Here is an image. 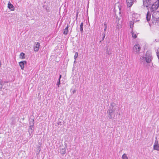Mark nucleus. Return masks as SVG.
Here are the masks:
<instances>
[{
    "label": "nucleus",
    "instance_id": "obj_4",
    "mask_svg": "<svg viewBox=\"0 0 159 159\" xmlns=\"http://www.w3.org/2000/svg\"><path fill=\"white\" fill-rule=\"evenodd\" d=\"M152 59L151 52L149 51H147L146 54L145 60L146 61L147 63H149L151 62Z\"/></svg>",
    "mask_w": 159,
    "mask_h": 159
},
{
    "label": "nucleus",
    "instance_id": "obj_22",
    "mask_svg": "<svg viewBox=\"0 0 159 159\" xmlns=\"http://www.w3.org/2000/svg\"><path fill=\"white\" fill-rule=\"evenodd\" d=\"M66 152V149L65 148H62L61 151V153L62 154H64Z\"/></svg>",
    "mask_w": 159,
    "mask_h": 159
},
{
    "label": "nucleus",
    "instance_id": "obj_16",
    "mask_svg": "<svg viewBox=\"0 0 159 159\" xmlns=\"http://www.w3.org/2000/svg\"><path fill=\"white\" fill-rule=\"evenodd\" d=\"M61 75H59V78L58 79V81L57 82V86L58 87H59L60 84V79L61 78Z\"/></svg>",
    "mask_w": 159,
    "mask_h": 159
},
{
    "label": "nucleus",
    "instance_id": "obj_20",
    "mask_svg": "<svg viewBox=\"0 0 159 159\" xmlns=\"http://www.w3.org/2000/svg\"><path fill=\"white\" fill-rule=\"evenodd\" d=\"M116 105V104L115 103L112 102L111 103L110 105V109H113V107H114Z\"/></svg>",
    "mask_w": 159,
    "mask_h": 159
},
{
    "label": "nucleus",
    "instance_id": "obj_10",
    "mask_svg": "<svg viewBox=\"0 0 159 159\" xmlns=\"http://www.w3.org/2000/svg\"><path fill=\"white\" fill-rule=\"evenodd\" d=\"M34 131V126H29V128L28 129V132L29 134V135L31 137L33 135V133Z\"/></svg>",
    "mask_w": 159,
    "mask_h": 159
},
{
    "label": "nucleus",
    "instance_id": "obj_25",
    "mask_svg": "<svg viewBox=\"0 0 159 159\" xmlns=\"http://www.w3.org/2000/svg\"><path fill=\"white\" fill-rule=\"evenodd\" d=\"M134 22H133L132 21H131L130 22V27L131 28H133V24H134Z\"/></svg>",
    "mask_w": 159,
    "mask_h": 159
},
{
    "label": "nucleus",
    "instance_id": "obj_32",
    "mask_svg": "<svg viewBox=\"0 0 159 159\" xmlns=\"http://www.w3.org/2000/svg\"><path fill=\"white\" fill-rule=\"evenodd\" d=\"M14 124H15V123H14V122H12L11 123V124H12V125H14Z\"/></svg>",
    "mask_w": 159,
    "mask_h": 159
},
{
    "label": "nucleus",
    "instance_id": "obj_8",
    "mask_svg": "<svg viewBox=\"0 0 159 159\" xmlns=\"http://www.w3.org/2000/svg\"><path fill=\"white\" fill-rule=\"evenodd\" d=\"M27 64V61H23L20 62L19 63V64L20 66L21 70H24V68L25 65Z\"/></svg>",
    "mask_w": 159,
    "mask_h": 159
},
{
    "label": "nucleus",
    "instance_id": "obj_33",
    "mask_svg": "<svg viewBox=\"0 0 159 159\" xmlns=\"http://www.w3.org/2000/svg\"><path fill=\"white\" fill-rule=\"evenodd\" d=\"M78 12H77V13H76V17H77V16H78Z\"/></svg>",
    "mask_w": 159,
    "mask_h": 159
},
{
    "label": "nucleus",
    "instance_id": "obj_21",
    "mask_svg": "<svg viewBox=\"0 0 159 159\" xmlns=\"http://www.w3.org/2000/svg\"><path fill=\"white\" fill-rule=\"evenodd\" d=\"M122 159H128V157L126 154H124L122 156Z\"/></svg>",
    "mask_w": 159,
    "mask_h": 159
},
{
    "label": "nucleus",
    "instance_id": "obj_9",
    "mask_svg": "<svg viewBox=\"0 0 159 159\" xmlns=\"http://www.w3.org/2000/svg\"><path fill=\"white\" fill-rule=\"evenodd\" d=\"M135 0H126V3L128 7H131Z\"/></svg>",
    "mask_w": 159,
    "mask_h": 159
},
{
    "label": "nucleus",
    "instance_id": "obj_31",
    "mask_svg": "<svg viewBox=\"0 0 159 159\" xmlns=\"http://www.w3.org/2000/svg\"><path fill=\"white\" fill-rule=\"evenodd\" d=\"M135 14H134V15H133V18L134 17H135Z\"/></svg>",
    "mask_w": 159,
    "mask_h": 159
},
{
    "label": "nucleus",
    "instance_id": "obj_36",
    "mask_svg": "<svg viewBox=\"0 0 159 159\" xmlns=\"http://www.w3.org/2000/svg\"><path fill=\"white\" fill-rule=\"evenodd\" d=\"M118 29H120V28H119V27H118Z\"/></svg>",
    "mask_w": 159,
    "mask_h": 159
},
{
    "label": "nucleus",
    "instance_id": "obj_24",
    "mask_svg": "<svg viewBox=\"0 0 159 159\" xmlns=\"http://www.w3.org/2000/svg\"><path fill=\"white\" fill-rule=\"evenodd\" d=\"M104 31L105 32L107 30V24H106V22L104 23Z\"/></svg>",
    "mask_w": 159,
    "mask_h": 159
},
{
    "label": "nucleus",
    "instance_id": "obj_13",
    "mask_svg": "<svg viewBox=\"0 0 159 159\" xmlns=\"http://www.w3.org/2000/svg\"><path fill=\"white\" fill-rule=\"evenodd\" d=\"M8 7L9 9H11V11H14V8L13 6L10 2H9L8 4Z\"/></svg>",
    "mask_w": 159,
    "mask_h": 159
},
{
    "label": "nucleus",
    "instance_id": "obj_12",
    "mask_svg": "<svg viewBox=\"0 0 159 159\" xmlns=\"http://www.w3.org/2000/svg\"><path fill=\"white\" fill-rule=\"evenodd\" d=\"M7 81H3L0 79V90H1L3 86L5 83H7Z\"/></svg>",
    "mask_w": 159,
    "mask_h": 159
},
{
    "label": "nucleus",
    "instance_id": "obj_18",
    "mask_svg": "<svg viewBox=\"0 0 159 159\" xmlns=\"http://www.w3.org/2000/svg\"><path fill=\"white\" fill-rule=\"evenodd\" d=\"M25 54L21 52L20 53V58L21 59H24L25 58Z\"/></svg>",
    "mask_w": 159,
    "mask_h": 159
},
{
    "label": "nucleus",
    "instance_id": "obj_11",
    "mask_svg": "<svg viewBox=\"0 0 159 159\" xmlns=\"http://www.w3.org/2000/svg\"><path fill=\"white\" fill-rule=\"evenodd\" d=\"M151 13L150 12L148 11L146 15V20L148 22L150 21L151 18Z\"/></svg>",
    "mask_w": 159,
    "mask_h": 159
},
{
    "label": "nucleus",
    "instance_id": "obj_2",
    "mask_svg": "<svg viewBox=\"0 0 159 159\" xmlns=\"http://www.w3.org/2000/svg\"><path fill=\"white\" fill-rule=\"evenodd\" d=\"M119 110L118 107L117 108L116 107L114 108L113 109H109L107 111V113H108V116L109 119H111L112 118H113L115 117V115L114 114V112L115 111V110L116 109Z\"/></svg>",
    "mask_w": 159,
    "mask_h": 159
},
{
    "label": "nucleus",
    "instance_id": "obj_23",
    "mask_svg": "<svg viewBox=\"0 0 159 159\" xmlns=\"http://www.w3.org/2000/svg\"><path fill=\"white\" fill-rule=\"evenodd\" d=\"M83 22L81 23L80 24V30L81 32H82L83 30Z\"/></svg>",
    "mask_w": 159,
    "mask_h": 159
},
{
    "label": "nucleus",
    "instance_id": "obj_6",
    "mask_svg": "<svg viewBox=\"0 0 159 159\" xmlns=\"http://www.w3.org/2000/svg\"><path fill=\"white\" fill-rule=\"evenodd\" d=\"M153 149L158 151H159V144L158 141L156 139L153 145Z\"/></svg>",
    "mask_w": 159,
    "mask_h": 159
},
{
    "label": "nucleus",
    "instance_id": "obj_3",
    "mask_svg": "<svg viewBox=\"0 0 159 159\" xmlns=\"http://www.w3.org/2000/svg\"><path fill=\"white\" fill-rule=\"evenodd\" d=\"M141 49V47L138 44H136L133 47V52L135 54H139Z\"/></svg>",
    "mask_w": 159,
    "mask_h": 159
},
{
    "label": "nucleus",
    "instance_id": "obj_7",
    "mask_svg": "<svg viewBox=\"0 0 159 159\" xmlns=\"http://www.w3.org/2000/svg\"><path fill=\"white\" fill-rule=\"evenodd\" d=\"M40 46V44L39 43H35L34 46V51L35 52H37L39 50Z\"/></svg>",
    "mask_w": 159,
    "mask_h": 159
},
{
    "label": "nucleus",
    "instance_id": "obj_14",
    "mask_svg": "<svg viewBox=\"0 0 159 159\" xmlns=\"http://www.w3.org/2000/svg\"><path fill=\"white\" fill-rule=\"evenodd\" d=\"M30 126H34V119H31L29 120Z\"/></svg>",
    "mask_w": 159,
    "mask_h": 159
},
{
    "label": "nucleus",
    "instance_id": "obj_15",
    "mask_svg": "<svg viewBox=\"0 0 159 159\" xmlns=\"http://www.w3.org/2000/svg\"><path fill=\"white\" fill-rule=\"evenodd\" d=\"M68 32V26L67 25L66 27L64 30L63 34L65 35H66Z\"/></svg>",
    "mask_w": 159,
    "mask_h": 159
},
{
    "label": "nucleus",
    "instance_id": "obj_30",
    "mask_svg": "<svg viewBox=\"0 0 159 159\" xmlns=\"http://www.w3.org/2000/svg\"><path fill=\"white\" fill-rule=\"evenodd\" d=\"M76 90H74L72 91V93H74L76 92Z\"/></svg>",
    "mask_w": 159,
    "mask_h": 159
},
{
    "label": "nucleus",
    "instance_id": "obj_27",
    "mask_svg": "<svg viewBox=\"0 0 159 159\" xmlns=\"http://www.w3.org/2000/svg\"><path fill=\"white\" fill-rule=\"evenodd\" d=\"M157 56L159 59V48L158 49L157 52Z\"/></svg>",
    "mask_w": 159,
    "mask_h": 159
},
{
    "label": "nucleus",
    "instance_id": "obj_34",
    "mask_svg": "<svg viewBox=\"0 0 159 159\" xmlns=\"http://www.w3.org/2000/svg\"><path fill=\"white\" fill-rule=\"evenodd\" d=\"M148 1L149 3H150V2L152 0H148Z\"/></svg>",
    "mask_w": 159,
    "mask_h": 159
},
{
    "label": "nucleus",
    "instance_id": "obj_35",
    "mask_svg": "<svg viewBox=\"0 0 159 159\" xmlns=\"http://www.w3.org/2000/svg\"><path fill=\"white\" fill-rule=\"evenodd\" d=\"M136 15L138 17L139 16V15H138V14H136Z\"/></svg>",
    "mask_w": 159,
    "mask_h": 159
},
{
    "label": "nucleus",
    "instance_id": "obj_26",
    "mask_svg": "<svg viewBox=\"0 0 159 159\" xmlns=\"http://www.w3.org/2000/svg\"><path fill=\"white\" fill-rule=\"evenodd\" d=\"M78 52H76L75 55L74 57V58L75 59L78 57Z\"/></svg>",
    "mask_w": 159,
    "mask_h": 159
},
{
    "label": "nucleus",
    "instance_id": "obj_28",
    "mask_svg": "<svg viewBox=\"0 0 159 159\" xmlns=\"http://www.w3.org/2000/svg\"><path fill=\"white\" fill-rule=\"evenodd\" d=\"M107 53L108 55H110L111 54V51L109 50H108V49H107Z\"/></svg>",
    "mask_w": 159,
    "mask_h": 159
},
{
    "label": "nucleus",
    "instance_id": "obj_29",
    "mask_svg": "<svg viewBox=\"0 0 159 159\" xmlns=\"http://www.w3.org/2000/svg\"><path fill=\"white\" fill-rule=\"evenodd\" d=\"M102 35L103 36V37H102V41L104 40V39L105 37V34L103 33V34H102Z\"/></svg>",
    "mask_w": 159,
    "mask_h": 159
},
{
    "label": "nucleus",
    "instance_id": "obj_1",
    "mask_svg": "<svg viewBox=\"0 0 159 159\" xmlns=\"http://www.w3.org/2000/svg\"><path fill=\"white\" fill-rule=\"evenodd\" d=\"M151 20L153 24H156L159 22V11H155L153 12Z\"/></svg>",
    "mask_w": 159,
    "mask_h": 159
},
{
    "label": "nucleus",
    "instance_id": "obj_19",
    "mask_svg": "<svg viewBox=\"0 0 159 159\" xmlns=\"http://www.w3.org/2000/svg\"><path fill=\"white\" fill-rule=\"evenodd\" d=\"M131 34L133 38L134 39H135L137 38V34H135V33L133 31H131Z\"/></svg>",
    "mask_w": 159,
    "mask_h": 159
},
{
    "label": "nucleus",
    "instance_id": "obj_17",
    "mask_svg": "<svg viewBox=\"0 0 159 159\" xmlns=\"http://www.w3.org/2000/svg\"><path fill=\"white\" fill-rule=\"evenodd\" d=\"M143 5L145 7H148V3L146 0H143Z\"/></svg>",
    "mask_w": 159,
    "mask_h": 159
},
{
    "label": "nucleus",
    "instance_id": "obj_5",
    "mask_svg": "<svg viewBox=\"0 0 159 159\" xmlns=\"http://www.w3.org/2000/svg\"><path fill=\"white\" fill-rule=\"evenodd\" d=\"M159 7V0H158L152 5L151 10L152 11H153L156 10Z\"/></svg>",
    "mask_w": 159,
    "mask_h": 159
}]
</instances>
